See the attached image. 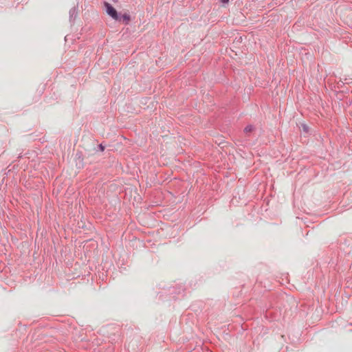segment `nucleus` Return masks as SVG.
<instances>
[{
    "instance_id": "nucleus-1",
    "label": "nucleus",
    "mask_w": 352,
    "mask_h": 352,
    "mask_svg": "<svg viewBox=\"0 0 352 352\" xmlns=\"http://www.w3.org/2000/svg\"><path fill=\"white\" fill-rule=\"evenodd\" d=\"M104 8L106 13L115 21L122 23L124 25H129L131 21V16L129 14L125 12L121 14L118 12L117 10L111 6V3L104 1Z\"/></svg>"
},
{
    "instance_id": "nucleus-2",
    "label": "nucleus",
    "mask_w": 352,
    "mask_h": 352,
    "mask_svg": "<svg viewBox=\"0 0 352 352\" xmlns=\"http://www.w3.org/2000/svg\"><path fill=\"white\" fill-rule=\"evenodd\" d=\"M78 15V9L76 7H73L69 10V20L74 21Z\"/></svg>"
},
{
    "instance_id": "nucleus-3",
    "label": "nucleus",
    "mask_w": 352,
    "mask_h": 352,
    "mask_svg": "<svg viewBox=\"0 0 352 352\" xmlns=\"http://www.w3.org/2000/svg\"><path fill=\"white\" fill-rule=\"evenodd\" d=\"M254 129L255 128L253 125L248 124L245 127L243 132H252Z\"/></svg>"
},
{
    "instance_id": "nucleus-4",
    "label": "nucleus",
    "mask_w": 352,
    "mask_h": 352,
    "mask_svg": "<svg viewBox=\"0 0 352 352\" xmlns=\"http://www.w3.org/2000/svg\"><path fill=\"white\" fill-rule=\"evenodd\" d=\"M302 126L304 132H307L308 131V126L306 124H302Z\"/></svg>"
},
{
    "instance_id": "nucleus-5",
    "label": "nucleus",
    "mask_w": 352,
    "mask_h": 352,
    "mask_svg": "<svg viewBox=\"0 0 352 352\" xmlns=\"http://www.w3.org/2000/svg\"><path fill=\"white\" fill-rule=\"evenodd\" d=\"M230 0H220V1L223 3V4H227L228 3Z\"/></svg>"
},
{
    "instance_id": "nucleus-6",
    "label": "nucleus",
    "mask_w": 352,
    "mask_h": 352,
    "mask_svg": "<svg viewBox=\"0 0 352 352\" xmlns=\"http://www.w3.org/2000/svg\"><path fill=\"white\" fill-rule=\"evenodd\" d=\"M100 146L101 148V150L103 151L104 150V147L102 146V145L101 144Z\"/></svg>"
}]
</instances>
